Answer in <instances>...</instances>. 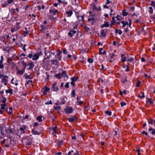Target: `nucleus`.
I'll use <instances>...</instances> for the list:
<instances>
[{
    "label": "nucleus",
    "mask_w": 155,
    "mask_h": 155,
    "mask_svg": "<svg viewBox=\"0 0 155 155\" xmlns=\"http://www.w3.org/2000/svg\"><path fill=\"white\" fill-rule=\"evenodd\" d=\"M134 61V59L131 58H129L127 60V62H132Z\"/></svg>",
    "instance_id": "obj_64"
},
{
    "label": "nucleus",
    "mask_w": 155,
    "mask_h": 155,
    "mask_svg": "<svg viewBox=\"0 0 155 155\" xmlns=\"http://www.w3.org/2000/svg\"><path fill=\"white\" fill-rule=\"evenodd\" d=\"M56 128H57V126H56L55 127H52V130H53V131H54V132H53V134H54V133L55 134L57 133L56 130Z\"/></svg>",
    "instance_id": "obj_52"
},
{
    "label": "nucleus",
    "mask_w": 155,
    "mask_h": 155,
    "mask_svg": "<svg viewBox=\"0 0 155 155\" xmlns=\"http://www.w3.org/2000/svg\"><path fill=\"white\" fill-rule=\"evenodd\" d=\"M78 77H73L71 78V80L72 81H73L74 82H75V81H78Z\"/></svg>",
    "instance_id": "obj_37"
},
{
    "label": "nucleus",
    "mask_w": 155,
    "mask_h": 155,
    "mask_svg": "<svg viewBox=\"0 0 155 155\" xmlns=\"http://www.w3.org/2000/svg\"><path fill=\"white\" fill-rule=\"evenodd\" d=\"M11 66V68L13 69H14L15 68L16 64L14 62H12L8 63Z\"/></svg>",
    "instance_id": "obj_26"
},
{
    "label": "nucleus",
    "mask_w": 155,
    "mask_h": 155,
    "mask_svg": "<svg viewBox=\"0 0 155 155\" xmlns=\"http://www.w3.org/2000/svg\"><path fill=\"white\" fill-rule=\"evenodd\" d=\"M39 128V131L41 132H41L43 131L44 129L43 127L41 126H39L38 127Z\"/></svg>",
    "instance_id": "obj_47"
},
{
    "label": "nucleus",
    "mask_w": 155,
    "mask_h": 155,
    "mask_svg": "<svg viewBox=\"0 0 155 155\" xmlns=\"http://www.w3.org/2000/svg\"><path fill=\"white\" fill-rule=\"evenodd\" d=\"M149 12L150 13V14L153 13V9L151 7H149Z\"/></svg>",
    "instance_id": "obj_49"
},
{
    "label": "nucleus",
    "mask_w": 155,
    "mask_h": 155,
    "mask_svg": "<svg viewBox=\"0 0 155 155\" xmlns=\"http://www.w3.org/2000/svg\"><path fill=\"white\" fill-rule=\"evenodd\" d=\"M137 97L140 99H142L145 97V96L144 95V93L143 92L141 91L140 92V94L139 95H138Z\"/></svg>",
    "instance_id": "obj_27"
},
{
    "label": "nucleus",
    "mask_w": 155,
    "mask_h": 155,
    "mask_svg": "<svg viewBox=\"0 0 155 155\" xmlns=\"http://www.w3.org/2000/svg\"><path fill=\"white\" fill-rule=\"evenodd\" d=\"M14 0H7V3L8 4H11L12 2H13Z\"/></svg>",
    "instance_id": "obj_62"
},
{
    "label": "nucleus",
    "mask_w": 155,
    "mask_h": 155,
    "mask_svg": "<svg viewBox=\"0 0 155 155\" xmlns=\"http://www.w3.org/2000/svg\"><path fill=\"white\" fill-rule=\"evenodd\" d=\"M67 73L66 71H63L61 73L62 76L68 79V76L67 74Z\"/></svg>",
    "instance_id": "obj_23"
},
{
    "label": "nucleus",
    "mask_w": 155,
    "mask_h": 155,
    "mask_svg": "<svg viewBox=\"0 0 155 155\" xmlns=\"http://www.w3.org/2000/svg\"><path fill=\"white\" fill-rule=\"evenodd\" d=\"M5 132L7 134H10L13 133V131L12 130V129L9 128H8L7 129L5 130Z\"/></svg>",
    "instance_id": "obj_29"
},
{
    "label": "nucleus",
    "mask_w": 155,
    "mask_h": 155,
    "mask_svg": "<svg viewBox=\"0 0 155 155\" xmlns=\"http://www.w3.org/2000/svg\"><path fill=\"white\" fill-rule=\"evenodd\" d=\"M22 63L23 64V68L25 69L26 66H27L26 63L24 61H22Z\"/></svg>",
    "instance_id": "obj_39"
},
{
    "label": "nucleus",
    "mask_w": 155,
    "mask_h": 155,
    "mask_svg": "<svg viewBox=\"0 0 155 155\" xmlns=\"http://www.w3.org/2000/svg\"><path fill=\"white\" fill-rule=\"evenodd\" d=\"M88 21H92L93 22H95V19L94 17L90 18H88Z\"/></svg>",
    "instance_id": "obj_34"
},
{
    "label": "nucleus",
    "mask_w": 155,
    "mask_h": 155,
    "mask_svg": "<svg viewBox=\"0 0 155 155\" xmlns=\"http://www.w3.org/2000/svg\"><path fill=\"white\" fill-rule=\"evenodd\" d=\"M14 59V57H11L10 58H8L7 60V62L8 63H9L11 62V61H12Z\"/></svg>",
    "instance_id": "obj_35"
},
{
    "label": "nucleus",
    "mask_w": 155,
    "mask_h": 155,
    "mask_svg": "<svg viewBox=\"0 0 155 155\" xmlns=\"http://www.w3.org/2000/svg\"><path fill=\"white\" fill-rule=\"evenodd\" d=\"M49 18L50 19L52 20H54L55 21H56L57 19L55 18L52 15H51L49 17Z\"/></svg>",
    "instance_id": "obj_43"
},
{
    "label": "nucleus",
    "mask_w": 155,
    "mask_h": 155,
    "mask_svg": "<svg viewBox=\"0 0 155 155\" xmlns=\"http://www.w3.org/2000/svg\"><path fill=\"white\" fill-rule=\"evenodd\" d=\"M141 83L140 81H138L137 83L136 86L137 87H139L140 86V84Z\"/></svg>",
    "instance_id": "obj_53"
},
{
    "label": "nucleus",
    "mask_w": 155,
    "mask_h": 155,
    "mask_svg": "<svg viewBox=\"0 0 155 155\" xmlns=\"http://www.w3.org/2000/svg\"><path fill=\"white\" fill-rule=\"evenodd\" d=\"M107 32V29H102L101 30V35L104 37H105L106 36V34Z\"/></svg>",
    "instance_id": "obj_8"
},
{
    "label": "nucleus",
    "mask_w": 155,
    "mask_h": 155,
    "mask_svg": "<svg viewBox=\"0 0 155 155\" xmlns=\"http://www.w3.org/2000/svg\"><path fill=\"white\" fill-rule=\"evenodd\" d=\"M36 129V128H33L31 130L32 134L35 135L40 134H41V132L39 131H38Z\"/></svg>",
    "instance_id": "obj_7"
},
{
    "label": "nucleus",
    "mask_w": 155,
    "mask_h": 155,
    "mask_svg": "<svg viewBox=\"0 0 155 155\" xmlns=\"http://www.w3.org/2000/svg\"><path fill=\"white\" fill-rule=\"evenodd\" d=\"M115 56V55L114 53H111L110 54V59L109 61L110 62L112 63L114 61V60L115 59V58H114Z\"/></svg>",
    "instance_id": "obj_12"
},
{
    "label": "nucleus",
    "mask_w": 155,
    "mask_h": 155,
    "mask_svg": "<svg viewBox=\"0 0 155 155\" xmlns=\"http://www.w3.org/2000/svg\"><path fill=\"white\" fill-rule=\"evenodd\" d=\"M69 82L66 83V84H65L64 87L65 88H68L69 87Z\"/></svg>",
    "instance_id": "obj_61"
},
{
    "label": "nucleus",
    "mask_w": 155,
    "mask_h": 155,
    "mask_svg": "<svg viewBox=\"0 0 155 155\" xmlns=\"http://www.w3.org/2000/svg\"><path fill=\"white\" fill-rule=\"evenodd\" d=\"M26 127V126L24 125H21L20 128V130L22 131V133L23 134H25L26 133L25 130Z\"/></svg>",
    "instance_id": "obj_17"
},
{
    "label": "nucleus",
    "mask_w": 155,
    "mask_h": 155,
    "mask_svg": "<svg viewBox=\"0 0 155 155\" xmlns=\"http://www.w3.org/2000/svg\"><path fill=\"white\" fill-rule=\"evenodd\" d=\"M8 76H5L3 78L2 80V83H4V84L5 85H6L7 84V82H8Z\"/></svg>",
    "instance_id": "obj_9"
},
{
    "label": "nucleus",
    "mask_w": 155,
    "mask_h": 155,
    "mask_svg": "<svg viewBox=\"0 0 155 155\" xmlns=\"http://www.w3.org/2000/svg\"><path fill=\"white\" fill-rule=\"evenodd\" d=\"M3 60V57L2 55L1 57V60H0V69L3 68L4 67V65L2 64Z\"/></svg>",
    "instance_id": "obj_19"
},
{
    "label": "nucleus",
    "mask_w": 155,
    "mask_h": 155,
    "mask_svg": "<svg viewBox=\"0 0 155 155\" xmlns=\"http://www.w3.org/2000/svg\"><path fill=\"white\" fill-rule=\"evenodd\" d=\"M121 23L123 24L122 27L123 28L125 27L126 25H127L128 24V22L127 21H121Z\"/></svg>",
    "instance_id": "obj_31"
},
{
    "label": "nucleus",
    "mask_w": 155,
    "mask_h": 155,
    "mask_svg": "<svg viewBox=\"0 0 155 155\" xmlns=\"http://www.w3.org/2000/svg\"><path fill=\"white\" fill-rule=\"evenodd\" d=\"M105 113L106 114L108 115L109 116H111L112 113L111 111H105Z\"/></svg>",
    "instance_id": "obj_48"
},
{
    "label": "nucleus",
    "mask_w": 155,
    "mask_h": 155,
    "mask_svg": "<svg viewBox=\"0 0 155 155\" xmlns=\"http://www.w3.org/2000/svg\"><path fill=\"white\" fill-rule=\"evenodd\" d=\"M42 53L41 51L34 54L33 52L31 51L28 55L24 53H22L20 55V57H21L22 56H23L26 58L31 59L32 58V60L35 61L38 60L39 58V56Z\"/></svg>",
    "instance_id": "obj_1"
},
{
    "label": "nucleus",
    "mask_w": 155,
    "mask_h": 155,
    "mask_svg": "<svg viewBox=\"0 0 155 155\" xmlns=\"http://www.w3.org/2000/svg\"><path fill=\"white\" fill-rule=\"evenodd\" d=\"M79 13L76 14V15H77V17L78 20L79 21H84V15L83 16H79Z\"/></svg>",
    "instance_id": "obj_15"
},
{
    "label": "nucleus",
    "mask_w": 155,
    "mask_h": 155,
    "mask_svg": "<svg viewBox=\"0 0 155 155\" xmlns=\"http://www.w3.org/2000/svg\"><path fill=\"white\" fill-rule=\"evenodd\" d=\"M115 18H116V17H112V20L111 21V22H113L114 23H116V20L115 19Z\"/></svg>",
    "instance_id": "obj_56"
},
{
    "label": "nucleus",
    "mask_w": 155,
    "mask_h": 155,
    "mask_svg": "<svg viewBox=\"0 0 155 155\" xmlns=\"http://www.w3.org/2000/svg\"><path fill=\"white\" fill-rule=\"evenodd\" d=\"M51 62L52 64L57 65L59 64V61L57 59L51 60Z\"/></svg>",
    "instance_id": "obj_20"
},
{
    "label": "nucleus",
    "mask_w": 155,
    "mask_h": 155,
    "mask_svg": "<svg viewBox=\"0 0 155 155\" xmlns=\"http://www.w3.org/2000/svg\"><path fill=\"white\" fill-rule=\"evenodd\" d=\"M30 17L29 19L32 21L33 23H35L36 22V15L33 14H29L28 15Z\"/></svg>",
    "instance_id": "obj_5"
},
{
    "label": "nucleus",
    "mask_w": 155,
    "mask_h": 155,
    "mask_svg": "<svg viewBox=\"0 0 155 155\" xmlns=\"http://www.w3.org/2000/svg\"><path fill=\"white\" fill-rule=\"evenodd\" d=\"M68 121L71 122H73L75 120H77V117L75 116H73L71 118H69L67 119Z\"/></svg>",
    "instance_id": "obj_13"
},
{
    "label": "nucleus",
    "mask_w": 155,
    "mask_h": 155,
    "mask_svg": "<svg viewBox=\"0 0 155 155\" xmlns=\"http://www.w3.org/2000/svg\"><path fill=\"white\" fill-rule=\"evenodd\" d=\"M87 61L90 63H92L93 62V59L91 58H88L87 59Z\"/></svg>",
    "instance_id": "obj_55"
},
{
    "label": "nucleus",
    "mask_w": 155,
    "mask_h": 155,
    "mask_svg": "<svg viewBox=\"0 0 155 155\" xmlns=\"http://www.w3.org/2000/svg\"><path fill=\"white\" fill-rule=\"evenodd\" d=\"M29 66V67L27 68V69L29 70H32L35 66L33 62H29L27 64V66Z\"/></svg>",
    "instance_id": "obj_11"
},
{
    "label": "nucleus",
    "mask_w": 155,
    "mask_h": 155,
    "mask_svg": "<svg viewBox=\"0 0 155 155\" xmlns=\"http://www.w3.org/2000/svg\"><path fill=\"white\" fill-rule=\"evenodd\" d=\"M62 51H61L59 49L58 51V52L57 54V56H61V54L62 53Z\"/></svg>",
    "instance_id": "obj_51"
},
{
    "label": "nucleus",
    "mask_w": 155,
    "mask_h": 155,
    "mask_svg": "<svg viewBox=\"0 0 155 155\" xmlns=\"http://www.w3.org/2000/svg\"><path fill=\"white\" fill-rule=\"evenodd\" d=\"M49 12L52 15H58V11L57 9H50L49 10Z\"/></svg>",
    "instance_id": "obj_4"
},
{
    "label": "nucleus",
    "mask_w": 155,
    "mask_h": 155,
    "mask_svg": "<svg viewBox=\"0 0 155 155\" xmlns=\"http://www.w3.org/2000/svg\"><path fill=\"white\" fill-rule=\"evenodd\" d=\"M51 91H57L58 90V87L56 86V83H54L52 84V86L51 87Z\"/></svg>",
    "instance_id": "obj_6"
},
{
    "label": "nucleus",
    "mask_w": 155,
    "mask_h": 155,
    "mask_svg": "<svg viewBox=\"0 0 155 155\" xmlns=\"http://www.w3.org/2000/svg\"><path fill=\"white\" fill-rule=\"evenodd\" d=\"M54 76L56 78L59 79H60L61 78V76H62V74L60 73H59L58 74H55L54 75Z\"/></svg>",
    "instance_id": "obj_33"
},
{
    "label": "nucleus",
    "mask_w": 155,
    "mask_h": 155,
    "mask_svg": "<svg viewBox=\"0 0 155 155\" xmlns=\"http://www.w3.org/2000/svg\"><path fill=\"white\" fill-rule=\"evenodd\" d=\"M122 12V15L123 16H126L128 14V12H126V10L125 9L123 10Z\"/></svg>",
    "instance_id": "obj_32"
},
{
    "label": "nucleus",
    "mask_w": 155,
    "mask_h": 155,
    "mask_svg": "<svg viewBox=\"0 0 155 155\" xmlns=\"http://www.w3.org/2000/svg\"><path fill=\"white\" fill-rule=\"evenodd\" d=\"M76 31L74 30H71L69 33H68V35L72 37V35H73L76 34Z\"/></svg>",
    "instance_id": "obj_22"
},
{
    "label": "nucleus",
    "mask_w": 155,
    "mask_h": 155,
    "mask_svg": "<svg viewBox=\"0 0 155 155\" xmlns=\"http://www.w3.org/2000/svg\"><path fill=\"white\" fill-rule=\"evenodd\" d=\"M25 75V78L26 79H32V78L31 77V75Z\"/></svg>",
    "instance_id": "obj_50"
},
{
    "label": "nucleus",
    "mask_w": 155,
    "mask_h": 155,
    "mask_svg": "<svg viewBox=\"0 0 155 155\" xmlns=\"http://www.w3.org/2000/svg\"><path fill=\"white\" fill-rule=\"evenodd\" d=\"M150 5L155 8V2L153 1H152Z\"/></svg>",
    "instance_id": "obj_54"
},
{
    "label": "nucleus",
    "mask_w": 155,
    "mask_h": 155,
    "mask_svg": "<svg viewBox=\"0 0 155 155\" xmlns=\"http://www.w3.org/2000/svg\"><path fill=\"white\" fill-rule=\"evenodd\" d=\"M120 105L121 107H123L126 105V103L125 102H122L120 103Z\"/></svg>",
    "instance_id": "obj_63"
},
{
    "label": "nucleus",
    "mask_w": 155,
    "mask_h": 155,
    "mask_svg": "<svg viewBox=\"0 0 155 155\" xmlns=\"http://www.w3.org/2000/svg\"><path fill=\"white\" fill-rule=\"evenodd\" d=\"M73 12L72 10L67 11L66 12V15L67 17H70L73 14Z\"/></svg>",
    "instance_id": "obj_18"
},
{
    "label": "nucleus",
    "mask_w": 155,
    "mask_h": 155,
    "mask_svg": "<svg viewBox=\"0 0 155 155\" xmlns=\"http://www.w3.org/2000/svg\"><path fill=\"white\" fill-rule=\"evenodd\" d=\"M6 92L7 93H10L11 94H12V90L11 89H10L6 91Z\"/></svg>",
    "instance_id": "obj_42"
},
{
    "label": "nucleus",
    "mask_w": 155,
    "mask_h": 155,
    "mask_svg": "<svg viewBox=\"0 0 155 155\" xmlns=\"http://www.w3.org/2000/svg\"><path fill=\"white\" fill-rule=\"evenodd\" d=\"M42 117L41 116H39L37 118V120L39 122H41L42 121Z\"/></svg>",
    "instance_id": "obj_41"
},
{
    "label": "nucleus",
    "mask_w": 155,
    "mask_h": 155,
    "mask_svg": "<svg viewBox=\"0 0 155 155\" xmlns=\"http://www.w3.org/2000/svg\"><path fill=\"white\" fill-rule=\"evenodd\" d=\"M20 28V26H16L15 28H13L11 29L12 33H13L15 31H17Z\"/></svg>",
    "instance_id": "obj_21"
},
{
    "label": "nucleus",
    "mask_w": 155,
    "mask_h": 155,
    "mask_svg": "<svg viewBox=\"0 0 155 155\" xmlns=\"http://www.w3.org/2000/svg\"><path fill=\"white\" fill-rule=\"evenodd\" d=\"M29 31H23L24 34L23 35L24 36H26L29 34Z\"/></svg>",
    "instance_id": "obj_44"
},
{
    "label": "nucleus",
    "mask_w": 155,
    "mask_h": 155,
    "mask_svg": "<svg viewBox=\"0 0 155 155\" xmlns=\"http://www.w3.org/2000/svg\"><path fill=\"white\" fill-rule=\"evenodd\" d=\"M105 70L104 68V67L103 64L101 65V68L100 69V71H104Z\"/></svg>",
    "instance_id": "obj_60"
},
{
    "label": "nucleus",
    "mask_w": 155,
    "mask_h": 155,
    "mask_svg": "<svg viewBox=\"0 0 155 155\" xmlns=\"http://www.w3.org/2000/svg\"><path fill=\"white\" fill-rule=\"evenodd\" d=\"M147 103H150V104H153V101L151 98L149 99L146 101Z\"/></svg>",
    "instance_id": "obj_36"
},
{
    "label": "nucleus",
    "mask_w": 155,
    "mask_h": 155,
    "mask_svg": "<svg viewBox=\"0 0 155 155\" xmlns=\"http://www.w3.org/2000/svg\"><path fill=\"white\" fill-rule=\"evenodd\" d=\"M65 112L67 114H70L73 112V109L71 107L67 106L66 108L64 109Z\"/></svg>",
    "instance_id": "obj_3"
},
{
    "label": "nucleus",
    "mask_w": 155,
    "mask_h": 155,
    "mask_svg": "<svg viewBox=\"0 0 155 155\" xmlns=\"http://www.w3.org/2000/svg\"><path fill=\"white\" fill-rule=\"evenodd\" d=\"M109 24L108 22H106L104 24L101 25V28H102L104 27H108L109 26Z\"/></svg>",
    "instance_id": "obj_25"
},
{
    "label": "nucleus",
    "mask_w": 155,
    "mask_h": 155,
    "mask_svg": "<svg viewBox=\"0 0 155 155\" xmlns=\"http://www.w3.org/2000/svg\"><path fill=\"white\" fill-rule=\"evenodd\" d=\"M44 91H43L44 95H46L47 92H49L50 91V88L47 87L45 86L43 88Z\"/></svg>",
    "instance_id": "obj_16"
},
{
    "label": "nucleus",
    "mask_w": 155,
    "mask_h": 155,
    "mask_svg": "<svg viewBox=\"0 0 155 155\" xmlns=\"http://www.w3.org/2000/svg\"><path fill=\"white\" fill-rule=\"evenodd\" d=\"M71 97H75V91L74 90L72 91Z\"/></svg>",
    "instance_id": "obj_38"
},
{
    "label": "nucleus",
    "mask_w": 155,
    "mask_h": 155,
    "mask_svg": "<svg viewBox=\"0 0 155 155\" xmlns=\"http://www.w3.org/2000/svg\"><path fill=\"white\" fill-rule=\"evenodd\" d=\"M121 82L124 84L126 82H127V77L125 76L124 77H122L121 79Z\"/></svg>",
    "instance_id": "obj_28"
},
{
    "label": "nucleus",
    "mask_w": 155,
    "mask_h": 155,
    "mask_svg": "<svg viewBox=\"0 0 155 155\" xmlns=\"http://www.w3.org/2000/svg\"><path fill=\"white\" fill-rule=\"evenodd\" d=\"M153 122V120L152 119H150L149 120H148V123L149 124H152Z\"/></svg>",
    "instance_id": "obj_46"
},
{
    "label": "nucleus",
    "mask_w": 155,
    "mask_h": 155,
    "mask_svg": "<svg viewBox=\"0 0 155 155\" xmlns=\"http://www.w3.org/2000/svg\"><path fill=\"white\" fill-rule=\"evenodd\" d=\"M92 5H93V10L98 11L97 8L96 7V5L94 4H91Z\"/></svg>",
    "instance_id": "obj_40"
},
{
    "label": "nucleus",
    "mask_w": 155,
    "mask_h": 155,
    "mask_svg": "<svg viewBox=\"0 0 155 155\" xmlns=\"http://www.w3.org/2000/svg\"><path fill=\"white\" fill-rule=\"evenodd\" d=\"M117 20H121V17L119 15H117V17H116Z\"/></svg>",
    "instance_id": "obj_58"
},
{
    "label": "nucleus",
    "mask_w": 155,
    "mask_h": 155,
    "mask_svg": "<svg viewBox=\"0 0 155 155\" xmlns=\"http://www.w3.org/2000/svg\"><path fill=\"white\" fill-rule=\"evenodd\" d=\"M9 111L8 112L9 114H11L12 113V108L11 107H10L9 108Z\"/></svg>",
    "instance_id": "obj_57"
},
{
    "label": "nucleus",
    "mask_w": 155,
    "mask_h": 155,
    "mask_svg": "<svg viewBox=\"0 0 155 155\" xmlns=\"http://www.w3.org/2000/svg\"><path fill=\"white\" fill-rule=\"evenodd\" d=\"M16 69L17 70V74L20 75H22L25 73V69L22 68L21 70L18 69L17 67H16Z\"/></svg>",
    "instance_id": "obj_10"
},
{
    "label": "nucleus",
    "mask_w": 155,
    "mask_h": 155,
    "mask_svg": "<svg viewBox=\"0 0 155 155\" xmlns=\"http://www.w3.org/2000/svg\"><path fill=\"white\" fill-rule=\"evenodd\" d=\"M121 57L122 58V61L124 62L126 61L127 58L126 57L124 56V54H123L121 55Z\"/></svg>",
    "instance_id": "obj_30"
},
{
    "label": "nucleus",
    "mask_w": 155,
    "mask_h": 155,
    "mask_svg": "<svg viewBox=\"0 0 155 155\" xmlns=\"http://www.w3.org/2000/svg\"><path fill=\"white\" fill-rule=\"evenodd\" d=\"M103 50V48H101L99 49V54L100 55L101 54H106V51L105 50H104L103 52H101V51Z\"/></svg>",
    "instance_id": "obj_24"
},
{
    "label": "nucleus",
    "mask_w": 155,
    "mask_h": 155,
    "mask_svg": "<svg viewBox=\"0 0 155 155\" xmlns=\"http://www.w3.org/2000/svg\"><path fill=\"white\" fill-rule=\"evenodd\" d=\"M84 28L85 29V32H88L90 29L87 26H85L84 27Z\"/></svg>",
    "instance_id": "obj_45"
},
{
    "label": "nucleus",
    "mask_w": 155,
    "mask_h": 155,
    "mask_svg": "<svg viewBox=\"0 0 155 155\" xmlns=\"http://www.w3.org/2000/svg\"><path fill=\"white\" fill-rule=\"evenodd\" d=\"M136 151L138 153V155H140V150L139 149L137 148L136 150Z\"/></svg>",
    "instance_id": "obj_59"
},
{
    "label": "nucleus",
    "mask_w": 155,
    "mask_h": 155,
    "mask_svg": "<svg viewBox=\"0 0 155 155\" xmlns=\"http://www.w3.org/2000/svg\"><path fill=\"white\" fill-rule=\"evenodd\" d=\"M2 98L1 99V102L3 104H0V105L1 106V109L2 110H5V107L6 105V99L3 95H2Z\"/></svg>",
    "instance_id": "obj_2"
},
{
    "label": "nucleus",
    "mask_w": 155,
    "mask_h": 155,
    "mask_svg": "<svg viewBox=\"0 0 155 155\" xmlns=\"http://www.w3.org/2000/svg\"><path fill=\"white\" fill-rule=\"evenodd\" d=\"M44 25H42L41 26V27H42V28L43 29H47L48 28L49 26L48 25L47 26H46V25L47 24V20H45L44 21L43 23Z\"/></svg>",
    "instance_id": "obj_14"
}]
</instances>
